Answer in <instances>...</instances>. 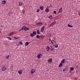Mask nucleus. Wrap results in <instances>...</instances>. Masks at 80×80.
I'll return each instance as SVG.
<instances>
[{
	"mask_svg": "<svg viewBox=\"0 0 80 80\" xmlns=\"http://www.w3.org/2000/svg\"><path fill=\"white\" fill-rule=\"evenodd\" d=\"M55 25V22L54 21L52 23H51V24L49 26V27H53V25Z\"/></svg>",
	"mask_w": 80,
	"mask_h": 80,
	"instance_id": "f257e3e1",
	"label": "nucleus"
},
{
	"mask_svg": "<svg viewBox=\"0 0 80 80\" xmlns=\"http://www.w3.org/2000/svg\"><path fill=\"white\" fill-rule=\"evenodd\" d=\"M42 54H38V55L37 57L38 58H42Z\"/></svg>",
	"mask_w": 80,
	"mask_h": 80,
	"instance_id": "f03ea898",
	"label": "nucleus"
},
{
	"mask_svg": "<svg viewBox=\"0 0 80 80\" xmlns=\"http://www.w3.org/2000/svg\"><path fill=\"white\" fill-rule=\"evenodd\" d=\"M52 58L49 59L48 60V63H52Z\"/></svg>",
	"mask_w": 80,
	"mask_h": 80,
	"instance_id": "7ed1b4c3",
	"label": "nucleus"
},
{
	"mask_svg": "<svg viewBox=\"0 0 80 80\" xmlns=\"http://www.w3.org/2000/svg\"><path fill=\"white\" fill-rule=\"evenodd\" d=\"M50 11V9H48V7L45 10V12H48Z\"/></svg>",
	"mask_w": 80,
	"mask_h": 80,
	"instance_id": "20e7f679",
	"label": "nucleus"
},
{
	"mask_svg": "<svg viewBox=\"0 0 80 80\" xmlns=\"http://www.w3.org/2000/svg\"><path fill=\"white\" fill-rule=\"evenodd\" d=\"M2 71H4V70H5L6 69H7V68L6 67H5V66H3L2 68Z\"/></svg>",
	"mask_w": 80,
	"mask_h": 80,
	"instance_id": "39448f33",
	"label": "nucleus"
},
{
	"mask_svg": "<svg viewBox=\"0 0 80 80\" xmlns=\"http://www.w3.org/2000/svg\"><path fill=\"white\" fill-rule=\"evenodd\" d=\"M14 34V32H11L8 34V36H12Z\"/></svg>",
	"mask_w": 80,
	"mask_h": 80,
	"instance_id": "423d86ee",
	"label": "nucleus"
},
{
	"mask_svg": "<svg viewBox=\"0 0 80 80\" xmlns=\"http://www.w3.org/2000/svg\"><path fill=\"white\" fill-rule=\"evenodd\" d=\"M7 3V1H6V0H3L2 1V4H5Z\"/></svg>",
	"mask_w": 80,
	"mask_h": 80,
	"instance_id": "0eeeda50",
	"label": "nucleus"
},
{
	"mask_svg": "<svg viewBox=\"0 0 80 80\" xmlns=\"http://www.w3.org/2000/svg\"><path fill=\"white\" fill-rule=\"evenodd\" d=\"M22 2H19V7H22Z\"/></svg>",
	"mask_w": 80,
	"mask_h": 80,
	"instance_id": "6e6552de",
	"label": "nucleus"
},
{
	"mask_svg": "<svg viewBox=\"0 0 80 80\" xmlns=\"http://www.w3.org/2000/svg\"><path fill=\"white\" fill-rule=\"evenodd\" d=\"M35 72V70L33 69H32L31 70V72L32 73H33Z\"/></svg>",
	"mask_w": 80,
	"mask_h": 80,
	"instance_id": "1a4fd4ad",
	"label": "nucleus"
},
{
	"mask_svg": "<svg viewBox=\"0 0 80 80\" xmlns=\"http://www.w3.org/2000/svg\"><path fill=\"white\" fill-rule=\"evenodd\" d=\"M47 37H48V38H50V37H51V34L50 33H48L47 34Z\"/></svg>",
	"mask_w": 80,
	"mask_h": 80,
	"instance_id": "9d476101",
	"label": "nucleus"
},
{
	"mask_svg": "<svg viewBox=\"0 0 80 80\" xmlns=\"http://www.w3.org/2000/svg\"><path fill=\"white\" fill-rule=\"evenodd\" d=\"M28 29H29L28 28L25 27V26H24V30H25V31H27Z\"/></svg>",
	"mask_w": 80,
	"mask_h": 80,
	"instance_id": "9b49d317",
	"label": "nucleus"
},
{
	"mask_svg": "<svg viewBox=\"0 0 80 80\" xmlns=\"http://www.w3.org/2000/svg\"><path fill=\"white\" fill-rule=\"evenodd\" d=\"M40 37L42 39H43L44 38H45V36H43V35H41L40 36Z\"/></svg>",
	"mask_w": 80,
	"mask_h": 80,
	"instance_id": "f8f14e48",
	"label": "nucleus"
},
{
	"mask_svg": "<svg viewBox=\"0 0 80 80\" xmlns=\"http://www.w3.org/2000/svg\"><path fill=\"white\" fill-rule=\"evenodd\" d=\"M46 49H47L46 51L48 52L50 50V48H49L48 46L47 48H46Z\"/></svg>",
	"mask_w": 80,
	"mask_h": 80,
	"instance_id": "ddd939ff",
	"label": "nucleus"
},
{
	"mask_svg": "<svg viewBox=\"0 0 80 80\" xmlns=\"http://www.w3.org/2000/svg\"><path fill=\"white\" fill-rule=\"evenodd\" d=\"M42 25V22H39L37 24V25H38V26H40V25Z\"/></svg>",
	"mask_w": 80,
	"mask_h": 80,
	"instance_id": "4468645a",
	"label": "nucleus"
},
{
	"mask_svg": "<svg viewBox=\"0 0 80 80\" xmlns=\"http://www.w3.org/2000/svg\"><path fill=\"white\" fill-rule=\"evenodd\" d=\"M65 59H63V60H62L61 61V63H65Z\"/></svg>",
	"mask_w": 80,
	"mask_h": 80,
	"instance_id": "2eb2a0df",
	"label": "nucleus"
},
{
	"mask_svg": "<svg viewBox=\"0 0 80 80\" xmlns=\"http://www.w3.org/2000/svg\"><path fill=\"white\" fill-rule=\"evenodd\" d=\"M18 73L20 75L22 74V70H20L19 71H18Z\"/></svg>",
	"mask_w": 80,
	"mask_h": 80,
	"instance_id": "dca6fc26",
	"label": "nucleus"
},
{
	"mask_svg": "<svg viewBox=\"0 0 80 80\" xmlns=\"http://www.w3.org/2000/svg\"><path fill=\"white\" fill-rule=\"evenodd\" d=\"M40 9L41 10H43V7L42 6H40L39 7Z\"/></svg>",
	"mask_w": 80,
	"mask_h": 80,
	"instance_id": "f3484780",
	"label": "nucleus"
},
{
	"mask_svg": "<svg viewBox=\"0 0 80 80\" xmlns=\"http://www.w3.org/2000/svg\"><path fill=\"white\" fill-rule=\"evenodd\" d=\"M62 8H60L59 10V12H60V13H62Z\"/></svg>",
	"mask_w": 80,
	"mask_h": 80,
	"instance_id": "a211bd4d",
	"label": "nucleus"
},
{
	"mask_svg": "<svg viewBox=\"0 0 80 80\" xmlns=\"http://www.w3.org/2000/svg\"><path fill=\"white\" fill-rule=\"evenodd\" d=\"M48 18L49 19H53V16H52V15H50L49 16Z\"/></svg>",
	"mask_w": 80,
	"mask_h": 80,
	"instance_id": "6ab92c4d",
	"label": "nucleus"
},
{
	"mask_svg": "<svg viewBox=\"0 0 80 80\" xmlns=\"http://www.w3.org/2000/svg\"><path fill=\"white\" fill-rule=\"evenodd\" d=\"M28 44H29V42H27L25 43V46H27L28 45Z\"/></svg>",
	"mask_w": 80,
	"mask_h": 80,
	"instance_id": "aec40b11",
	"label": "nucleus"
},
{
	"mask_svg": "<svg viewBox=\"0 0 80 80\" xmlns=\"http://www.w3.org/2000/svg\"><path fill=\"white\" fill-rule=\"evenodd\" d=\"M51 42L53 44L55 43V42L54 41V40H52Z\"/></svg>",
	"mask_w": 80,
	"mask_h": 80,
	"instance_id": "412c9836",
	"label": "nucleus"
},
{
	"mask_svg": "<svg viewBox=\"0 0 80 80\" xmlns=\"http://www.w3.org/2000/svg\"><path fill=\"white\" fill-rule=\"evenodd\" d=\"M25 28V26H23L22 28L21 29L19 30V31H22Z\"/></svg>",
	"mask_w": 80,
	"mask_h": 80,
	"instance_id": "4be33fe9",
	"label": "nucleus"
},
{
	"mask_svg": "<svg viewBox=\"0 0 80 80\" xmlns=\"http://www.w3.org/2000/svg\"><path fill=\"white\" fill-rule=\"evenodd\" d=\"M63 66V64L62 63H60L59 66V67H61Z\"/></svg>",
	"mask_w": 80,
	"mask_h": 80,
	"instance_id": "5701e85b",
	"label": "nucleus"
},
{
	"mask_svg": "<svg viewBox=\"0 0 80 80\" xmlns=\"http://www.w3.org/2000/svg\"><path fill=\"white\" fill-rule=\"evenodd\" d=\"M68 27H70V28H72V27H73V26L71 25H70L69 24H68Z\"/></svg>",
	"mask_w": 80,
	"mask_h": 80,
	"instance_id": "b1692460",
	"label": "nucleus"
},
{
	"mask_svg": "<svg viewBox=\"0 0 80 80\" xmlns=\"http://www.w3.org/2000/svg\"><path fill=\"white\" fill-rule=\"evenodd\" d=\"M32 34L33 35H36V34H37V32L35 31H33L32 32Z\"/></svg>",
	"mask_w": 80,
	"mask_h": 80,
	"instance_id": "393cba45",
	"label": "nucleus"
},
{
	"mask_svg": "<svg viewBox=\"0 0 80 80\" xmlns=\"http://www.w3.org/2000/svg\"><path fill=\"white\" fill-rule=\"evenodd\" d=\"M70 70H72V71H73V70H74V68H73V67H71L70 68Z\"/></svg>",
	"mask_w": 80,
	"mask_h": 80,
	"instance_id": "a878e982",
	"label": "nucleus"
},
{
	"mask_svg": "<svg viewBox=\"0 0 80 80\" xmlns=\"http://www.w3.org/2000/svg\"><path fill=\"white\" fill-rule=\"evenodd\" d=\"M37 33L38 34H40V32H39V30H38L37 31Z\"/></svg>",
	"mask_w": 80,
	"mask_h": 80,
	"instance_id": "bb28decb",
	"label": "nucleus"
},
{
	"mask_svg": "<svg viewBox=\"0 0 80 80\" xmlns=\"http://www.w3.org/2000/svg\"><path fill=\"white\" fill-rule=\"evenodd\" d=\"M7 38L9 40H12V38H11L10 37H7Z\"/></svg>",
	"mask_w": 80,
	"mask_h": 80,
	"instance_id": "cd10ccee",
	"label": "nucleus"
},
{
	"mask_svg": "<svg viewBox=\"0 0 80 80\" xmlns=\"http://www.w3.org/2000/svg\"><path fill=\"white\" fill-rule=\"evenodd\" d=\"M40 37V36H39V35H37L36 36V38H39Z\"/></svg>",
	"mask_w": 80,
	"mask_h": 80,
	"instance_id": "c85d7f7f",
	"label": "nucleus"
},
{
	"mask_svg": "<svg viewBox=\"0 0 80 80\" xmlns=\"http://www.w3.org/2000/svg\"><path fill=\"white\" fill-rule=\"evenodd\" d=\"M30 36H31V37H34V35L33 34V33H31L30 34Z\"/></svg>",
	"mask_w": 80,
	"mask_h": 80,
	"instance_id": "c756f323",
	"label": "nucleus"
},
{
	"mask_svg": "<svg viewBox=\"0 0 80 80\" xmlns=\"http://www.w3.org/2000/svg\"><path fill=\"white\" fill-rule=\"evenodd\" d=\"M51 48L50 49L51 51H52V50H53V49L52 48V46H51Z\"/></svg>",
	"mask_w": 80,
	"mask_h": 80,
	"instance_id": "7c9ffc66",
	"label": "nucleus"
},
{
	"mask_svg": "<svg viewBox=\"0 0 80 80\" xmlns=\"http://www.w3.org/2000/svg\"><path fill=\"white\" fill-rule=\"evenodd\" d=\"M9 57H10V55H8L6 57V58H7V59H8V58H9Z\"/></svg>",
	"mask_w": 80,
	"mask_h": 80,
	"instance_id": "2f4dec72",
	"label": "nucleus"
},
{
	"mask_svg": "<svg viewBox=\"0 0 80 80\" xmlns=\"http://www.w3.org/2000/svg\"><path fill=\"white\" fill-rule=\"evenodd\" d=\"M68 67L67 66L66 68H64V69L65 70H68Z\"/></svg>",
	"mask_w": 80,
	"mask_h": 80,
	"instance_id": "473e14b6",
	"label": "nucleus"
},
{
	"mask_svg": "<svg viewBox=\"0 0 80 80\" xmlns=\"http://www.w3.org/2000/svg\"><path fill=\"white\" fill-rule=\"evenodd\" d=\"M19 44H20V45H22V44H23V43H22V42H19Z\"/></svg>",
	"mask_w": 80,
	"mask_h": 80,
	"instance_id": "72a5a7b5",
	"label": "nucleus"
},
{
	"mask_svg": "<svg viewBox=\"0 0 80 80\" xmlns=\"http://www.w3.org/2000/svg\"><path fill=\"white\" fill-rule=\"evenodd\" d=\"M41 29H42L44 30V29H45V26H43L41 28Z\"/></svg>",
	"mask_w": 80,
	"mask_h": 80,
	"instance_id": "f704fd0d",
	"label": "nucleus"
},
{
	"mask_svg": "<svg viewBox=\"0 0 80 80\" xmlns=\"http://www.w3.org/2000/svg\"><path fill=\"white\" fill-rule=\"evenodd\" d=\"M58 44H56L55 45V48H57L58 47Z\"/></svg>",
	"mask_w": 80,
	"mask_h": 80,
	"instance_id": "c9c22d12",
	"label": "nucleus"
},
{
	"mask_svg": "<svg viewBox=\"0 0 80 80\" xmlns=\"http://www.w3.org/2000/svg\"><path fill=\"white\" fill-rule=\"evenodd\" d=\"M53 13H55V14H56V13H57V12L56 11L54 10L53 11Z\"/></svg>",
	"mask_w": 80,
	"mask_h": 80,
	"instance_id": "e433bc0d",
	"label": "nucleus"
},
{
	"mask_svg": "<svg viewBox=\"0 0 80 80\" xmlns=\"http://www.w3.org/2000/svg\"><path fill=\"white\" fill-rule=\"evenodd\" d=\"M39 11H40V9H37V12H39Z\"/></svg>",
	"mask_w": 80,
	"mask_h": 80,
	"instance_id": "4c0bfd02",
	"label": "nucleus"
},
{
	"mask_svg": "<svg viewBox=\"0 0 80 80\" xmlns=\"http://www.w3.org/2000/svg\"><path fill=\"white\" fill-rule=\"evenodd\" d=\"M22 12H23V14H25V10H22Z\"/></svg>",
	"mask_w": 80,
	"mask_h": 80,
	"instance_id": "58836bf2",
	"label": "nucleus"
},
{
	"mask_svg": "<svg viewBox=\"0 0 80 80\" xmlns=\"http://www.w3.org/2000/svg\"><path fill=\"white\" fill-rule=\"evenodd\" d=\"M20 38H17L16 39L17 40H20Z\"/></svg>",
	"mask_w": 80,
	"mask_h": 80,
	"instance_id": "ea45409f",
	"label": "nucleus"
},
{
	"mask_svg": "<svg viewBox=\"0 0 80 80\" xmlns=\"http://www.w3.org/2000/svg\"><path fill=\"white\" fill-rule=\"evenodd\" d=\"M43 29H41V32H43Z\"/></svg>",
	"mask_w": 80,
	"mask_h": 80,
	"instance_id": "a19ab883",
	"label": "nucleus"
},
{
	"mask_svg": "<svg viewBox=\"0 0 80 80\" xmlns=\"http://www.w3.org/2000/svg\"><path fill=\"white\" fill-rule=\"evenodd\" d=\"M63 72H65V69H63Z\"/></svg>",
	"mask_w": 80,
	"mask_h": 80,
	"instance_id": "79ce46f5",
	"label": "nucleus"
},
{
	"mask_svg": "<svg viewBox=\"0 0 80 80\" xmlns=\"http://www.w3.org/2000/svg\"><path fill=\"white\" fill-rule=\"evenodd\" d=\"M14 39H17V38H16V37H14Z\"/></svg>",
	"mask_w": 80,
	"mask_h": 80,
	"instance_id": "37998d69",
	"label": "nucleus"
},
{
	"mask_svg": "<svg viewBox=\"0 0 80 80\" xmlns=\"http://www.w3.org/2000/svg\"><path fill=\"white\" fill-rule=\"evenodd\" d=\"M11 68H12L13 67V65H11Z\"/></svg>",
	"mask_w": 80,
	"mask_h": 80,
	"instance_id": "c03bdc74",
	"label": "nucleus"
},
{
	"mask_svg": "<svg viewBox=\"0 0 80 80\" xmlns=\"http://www.w3.org/2000/svg\"><path fill=\"white\" fill-rule=\"evenodd\" d=\"M76 67H77V68H78V66H76Z\"/></svg>",
	"mask_w": 80,
	"mask_h": 80,
	"instance_id": "a18cd8bd",
	"label": "nucleus"
},
{
	"mask_svg": "<svg viewBox=\"0 0 80 80\" xmlns=\"http://www.w3.org/2000/svg\"><path fill=\"white\" fill-rule=\"evenodd\" d=\"M0 33H1V32H0Z\"/></svg>",
	"mask_w": 80,
	"mask_h": 80,
	"instance_id": "49530a36",
	"label": "nucleus"
},
{
	"mask_svg": "<svg viewBox=\"0 0 80 80\" xmlns=\"http://www.w3.org/2000/svg\"><path fill=\"white\" fill-rule=\"evenodd\" d=\"M70 71H69V72H70Z\"/></svg>",
	"mask_w": 80,
	"mask_h": 80,
	"instance_id": "de8ad7c7",
	"label": "nucleus"
}]
</instances>
